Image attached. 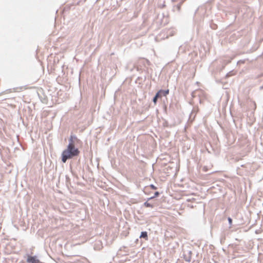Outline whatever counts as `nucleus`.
<instances>
[{
	"label": "nucleus",
	"instance_id": "1",
	"mask_svg": "<svg viewBox=\"0 0 263 263\" xmlns=\"http://www.w3.org/2000/svg\"><path fill=\"white\" fill-rule=\"evenodd\" d=\"M80 154V151L75 146H67L66 149L64 150L62 153V161L65 163L67 160L70 159L74 157L78 156Z\"/></svg>",
	"mask_w": 263,
	"mask_h": 263
},
{
	"label": "nucleus",
	"instance_id": "2",
	"mask_svg": "<svg viewBox=\"0 0 263 263\" xmlns=\"http://www.w3.org/2000/svg\"><path fill=\"white\" fill-rule=\"evenodd\" d=\"M169 93V89L166 90H159L155 95L153 99V102L155 104H157L158 99L161 98L162 96H166Z\"/></svg>",
	"mask_w": 263,
	"mask_h": 263
},
{
	"label": "nucleus",
	"instance_id": "3",
	"mask_svg": "<svg viewBox=\"0 0 263 263\" xmlns=\"http://www.w3.org/2000/svg\"><path fill=\"white\" fill-rule=\"evenodd\" d=\"M192 252L191 250L184 248L183 249V257L184 259L187 262H190L192 258Z\"/></svg>",
	"mask_w": 263,
	"mask_h": 263
},
{
	"label": "nucleus",
	"instance_id": "4",
	"mask_svg": "<svg viewBox=\"0 0 263 263\" xmlns=\"http://www.w3.org/2000/svg\"><path fill=\"white\" fill-rule=\"evenodd\" d=\"M27 261L29 263H39L40 260L37 259L36 257L35 256H28Z\"/></svg>",
	"mask_w": 263,
	"mask_h": 263
},
{
	"label": "nucleus",
	"instance_id": "5",
	"mask_svg": "<svg viewBox=\"0 0 263 263\" xmlns=\"http://www.w3.org/2000/svg\"><path fill=\"white\" fill-rule=\"evenodd\" d=\"M102 248V242L100 241H97L94 245V249L99 250Z\"/></svg>",
	"mask_w": 263,
	"mask_h": 263
},
{
	"label": "nucleus",
	"instance_id": "6",
	"mask_svg": "<svg viewBox=\"0 0 263 263\" xmlns=\"http://www.w3.org/2000/svg\"><path fill=\"white\" fill-rule=\"evenodd\" d=\"M183 2V1H182L181 2H180L178 5H177L176 6H174L173 7V11H177L178 12H180V8H181V6L182 4V3Z\"/></svg>",
	"mask_w": 263,
	"mask_h": 263
},
{
	"label": "nucleus",
	"instance_id": "7",
	"mask_svg": "<svg viewBox=\"0 0 263 263\" xmlns=\"http://www.w3.org/2000/svg\"><path fill=\"white\" fill-rule=\"evenodd\" d=\"M140 238H144L146 240H148V235L147 232L146 231H142L141 233V234L140 235Z\"/></svg>",
	"mask_w": 263,
	"mask_h": 263
},
{
	"label": "nucleus",
	"instance_id": "8",
	"mask_svg": "<svg viewBox=\"0 0 263 263\" xmlns=\"http://www.w3.org/2000/svg\"><path fill=\"white\" fill-rule=\"evenodd\" d=\"M68 142H69V143H68V144L67 146H69L70 145V146H71H71H75V145H74V142L75 141H73V140H72V138H69V140H68Z\"/></svg>",
	"mask_w": 263,
	"mask_h": 263
},
{
	"label": "nucleus",
	"instance_id": "9",
	"mask_svg": "<svg viewBox=\"0 0 263 263\" xmlns=\"http://www.w3.org/2000/svg\"><path fill=\"white\" fill-rule=\"evenodd\" d=\"M143 205L148 207V208H153L154 207V205L148 202V201H146L143 203Z\"/></svg>",
	"mask_w": 263,
	"mask_h": 263
},
{
	"label": "nucleus",
	"instance_id": "10",
	"mask_svg": "<svg viewBox=\"0 0 263 263\" xmlns=\"http://www.w3.org/2000/svg\"><path fill=\"white\" fill-rule=\"evenodd\" d=\"M160 193L159 192H156L155 193H154V195L153 196H152L151 197H149V198H148V200H151L152 199H154L155 198V197L158 196L159 195Z\"/></svg>",
	"mask_w": 263,
	"mask_h": 263
},
{
	"label": "nucleus",
	"instance_id": "11",
	"mask_svg": "<svg viewBox=\"0 0 263 263\" xmlns=\"http://www.w3.org/2000/svg\"><path fill=\"white\" fill-rule=\"evenodd\" d=\"M69 138H72V140H73L74 141H78L79 140L77 137V136L75 135H71Z\"/></svg>",
	"mask_w": 263,
	"mask_h": 263
},
{
	"label": "nucleus",
	"instance_id": "12",
	"mask_svg": "<svg viewBox=\"0 0 263 263\" xmlns=\"http://www.w3.org/2000/svg\"><path fill=\"white\" fill-rule=\"evenodd\" d=\"M228 220L229 224L231 227L232 224V219L231 217H228Z\"/></svg>",
	"mask_w": 263,
	"mask_h": 263
},
{
	"label": "nucleus",
	"instance_id": "13",
	"mask_svg": "<svg viewBox=\"0 0 263 263\" xmlns=\"http://www.w3.org/2000/svg\"><path fill=\"white\" fill-rule=\"evenodd\" d=\"M150 187L153 190H156L157 187L155 186L154 184H152L149 185Z\"/></svg>",
	"mask_w": 263,
	"mask_h": 263
},
{
	"label": "nucleus",
	"instance_id": "14",
	"mask_svg": "<svg viewBox=\"0 0 263 263\" xmlns=\"http://www.w3.org/2000/svg\"><path fill=\"white\" fill-rule=\"evenodd\" d=\"M172 1H173V2H175V1H176V0H172Z\"/></svg>",
	"mask_w": 263,
	"mask_h": 263
}]
</instances>
